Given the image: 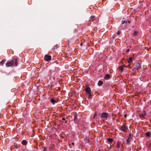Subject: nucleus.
I'll return each instance as SVG.
<instances>
[{
  "instance_id": "nucleus-1",
  "label": "nucleus",
  "mask_w": 151,
  "mask_h": 151,
  "mask_svg": "<svg viewBox=\"0 0 151 151\" xmlns=\"http://www.w3.org/2000/svg\"><path fill=\"white\" fill-rule=\"evenodd\" d=\"M140 68V64L139 63H136L134 64L133 65V68L132 70L133 71H135L139 69Z\"/></svg>"
},
{
  "instance_id": "nucleus-2",
  "label": "nucleus",
  "mask_w": 151,
  "mask_h": 151,
  "mask_svg": "<svg viewBox=\"0 0 151 151\" xmlns=\"http://www.w3.org/2000/svg\"><path fill=\"white\" fill-rule=\"evenodd\" d=\"M85 90L86 93L89 95V98H90V96H92L91 91L90 88L88 87H87L85 89Z\"/></svg>"
},
{
  "instance_id": "nucleus-3",
  "label": "nucleus",
  "mask_w": 151,
  "mask_h": 151,
  "mask_svg": "<svg viewBox=\"0 0 151 151\" xmlns=\"http://www.w3.org/2000/svg\"><path fill=\"white\" fill-rule=\"evenodd\" d=\"M109 115L107 113H103L101 115V117L103 118L104 120H107V119L108 116Z\"/></svg>"
},
{
  "instance_id": "nucleus-4",
  "label": "nucleus",
  "mask_w": 151,
  "mask_h": 151,
  "mask_svg": "<svg viewBox=\"0 0 151 151\" xmlns=\"http://www.w3.org/2000/svg\"><path fill=\"white\" fill-rule=\"evenodd\" d=\"M14 63L13 60H12L9 62H7L6 63V67H9L12 65Z\"/></svg>"
},
{
  "instance_id": "nucleus-5",
  "label": "nucleus",
  "mask_w": 151,
  "mask_h": 151,
  "mask_svg": "<svg viewBox=\"0 0 151 151\" xmlns=\"http://www.w3.org/2000/svg\"><path fill=\"white\" fill-rule=\"evenodd\" d=\"M51 56L47 55H46L44 57L45 60L47 61H50L51 60Z\"/></svg>"
},
{
  "instance_id": "nucleus-6",
  "label": "nucleus",
  "mask_w": 151,
  "mask_h": 151,
  "mask_svg": "<svg viewBox=\"0 0 151 151\" xmlns=\"http://www.w3.org/2000/svg\"><path fill=\"white\" fill-rule=\"evenodd\" d=\"M146 115V112L145 111H143L142 113L140 114L139 115V116L140 118H143Z\"/></svg>"
},
{
  "instance_id": "nucleus-7",
  "label": "nucleus",
  "mask_w": 151,
  "mask_h": 151,
  "mask_svg": "<svg viewBox=\"0 0 151 151\" xmlns=\"http://www.w3.org/2000/svg\"><path fill=\"white\" fill-rule=\"evenodd\" d=\"M126 67V66L125 65H122L119 66V69L122 72L124 70V68Z\"/></svg>"
},
{
  "instance_id": "nucleus-8",
  "label": "nucleus",
  "mask_w": 151,
  "mask_h": 151,
  "mask_svg": "<svg viewBox=\"0 0 151 151\" xmlns=\"http://www.w3.org/2000/svg\"><path fill=\"white\" fill-rule=\"evenodd\" d=\"M121 145V142H116L115 146V148H119L120 147Z\"/></svg>"
},
{
  "instance_id": "nucleus-9",
  "label": "nucleus",
  "mask_w": 151,
  "mask_h": 151,
  "mask_svg": "<svg viewBox=\"0 0 151 151\" xmlns=\"http://www.w3.org/2000/svg\"><path fill=\"white\" fill-rule=\"evenodd\" d=\"M133 137V136L132 134H130L129 135L128 137V139L127 140V142H129L131 141V140L130 139H132V138Z\"/></svg>"
},
{
  "instance_id": "nucleus-10",
  "label": "nucleus",
  "mask_w": 151,
  "mask_h": 151,
  "mask_svg": "<svg viewBox=\"0 0 151 151\" xmlns=\"http://www.w3.org/2000/svg\"><path fill=\"white\" fill-rule=\"evenodd\" d=\"M127 127L125 125H123L121 127V129L122 131H125L127 129Z\"/></svg>"
},
{
  "instance_id": "nucleus-11",
  "label": "nucleus",
  "mask_w": 151,
  "mask_h": 151,
  "mask_svg": "<svg viewBox=\"0 0 151 151\" xmlns=\"http://www.w3.org/2000/svg\"><path fill=\"white\" fill-rule=\"evenodd\" d=\"M151 135V133L148 132L145 133V135L146 137H150Z\"/></svg>"
},
{
  "instance_id": "nucleus-12",
  "label": "nucleus",
  "mask_w": 151,
  "mask_h": 151,
  "mask_svg": "<svg viewBox=\"0 0 151 151\" xmlns=\"http://www.w3.org/2000/svg\"><path fill=\"white\" fill-rule=\"evenodd\" d=\"M109 78V74H106L105 75L104 78L106 79H108Z\"/></svg>"
},
{
  "instance_id": "nucleus-13",
  "label": "nucleus",
  "mask_w": 151,
  "mask_h": 151,
  "mask_svg": "<svg viewBox=\"0 0 151 151\" xmlns=\"http://www.w3.org/2000/svg\"><path fill=\"white\" fill-rule=\"evenodd\" d=\"M146 145L147 146L151 148V142H146Z\"/></svg>"
},
{
  "instance_id": "nucleus-14",
  "label": "nucleus",
  "mask_w": 151,
  "mask_h": 151,
  "mask_svg": "<svg viewBox=\"0 0 151 151\" xmlns=\"http://www.w3.org/2000/svg\"><path fill=\"white\" fill-rule=\"evenodd\" d=\"M132 58L131 57H129L128 59V62L129 63H130L132 62Z\"/></svg>"
},
{
  "instance_id": "nucleus-15",
  "label": "nucleus",
  "mask_w": 151,
  "mask_h": 151,
  "mask_svg": "<svg viewBox=\"0 0 151 151\" xmlns=\"http://www.w3.org/2000/svg\"><path fill=\"white\" fill-rule=\"evenodd\" d=\"M95 17L94 16H91V17L90 21H93L95 19Z\"/></svg>"
},
{
  "instance_id": "nucleus-16",
  "label": "nucleus",
  "mask_w": 151,
  "mask_h": 151,
  "mask_svg": "<svg viewBox=\"0 0 151 151\" xmlns=\"http://www.w3.org/2000/svg\"><path fill=\"white\" fill-rule=\"evenodd\" d=\"M103 82L101 81H99L98 83V85L99 86H102V85L103 84Z\"/></svg>"
},
{
  "instance_id": "nucleus-17",
  "label": "nucleus",
  "mask_w": 151,
  "mask_h": 151,
  "mask_svg": "<svg viewBox=\"0 0 151 151\" xmlns=\"http://www.w3.org/2000/svg\"><path fill=\"white\" fill-rule=\"evenodd\" d=\"M107 140L108 142H112L114 141V139L111 138H109L107 139Z\"/></svg>"
},
{
  "instance_id": "nucleus-18",
  "label": "nucleus",
  "mask_w": 151,
  "mask_h": 151,
  "mask_svg": "<svg viewBox=\"0 0 151 151\" xmlns=\"http://www.w3.org/2000/svg\"><path fill=\"white\" fill-rule=\"evenodd\" d=\"M51 102L53 104H54L56 102V101L53 99H52L51 100Z\"/></svg>"
},
{
  "instance_id": "nucleus-19",
  "label": "nucleus",
  "mask_w": 151,
  "mask_h": 151,
  "mask_svg": "<svg viewBox=\"0 0 151 151\" xmlns=\"http://www.w3.org/2000/svg\"><path fill=\"white\" fill-rule=\"evenodd\" d=\"M18 63V60L17 59H16L15 60V65L16 66H17Z\"/></svg>"
},
{
  "instance_id": "nucleus-20",
  "label": "nucleus",
  "mask_w": 151,
  "mask_h": 151,
  "mask_svg": "<svg viewBox=\"0 0 151 151\" xmlns=\"http://www.w3.org/2000/svg\"><path fill=\"white\" fill-rule=\"evenodd\" d=\"M129 22V23H130L129 22V21H123L122 20V24H123L124 23H125L126 24L127 23V22Z\"/></svg>"
},
{
  "instance_id": "nucleus-21",
  "label": "nucleus",
  "mask_w": 151,
  "mask_h": 151,
  "mask_svg": "<svg viewBox=\"0 0 151 151\" xmlns=\"http://www.w3.org/2000/svg\"><path fill=\"white\" fill-rule=\"evenodd\" d=\"M4 60H2V61H1L0 62V64L1 65H3L4 63Z\"/></svg>"
},
{
  "instance_id": "nucleus-22",
  "label": "nucleus",
  "mask_w": 151,
  "mask_h": 151,
  "mask_svg": "<svg viewBox=\"0 0 151 151\" xmlns=\"http://www.w3.org/2000/svg\"><path fill=\"white\" fill-rule=\"evenodd\" d=\"M138 34V32L136 31H134V33L133 35L134 36H136Z\"/></svg>"
},
{
  "instance_id": "nucleus-23",
  "label": "nucleus",
  "mask_w": 151,
  "mask_h": 151,
  "mask_svg": "<svg viewBox=\"0 0 151 151\" xmlns=\"http://www.w3.org/2000/svg\"><path fill=\"white\" fill-rule=\"evenodd\" d=\"M27 142H22V145H26L27 144Z\"/></svg>"
},
{
  "instance_id": "nucleus-24",
  "label": "nucleus",
  "mask_w": 151,
  "mask_h": 151,
  "mask_svg": "<svg viewBox=\"0 0 151 151\" xmlns=\"http://www.w3.org/2000/svg\"><path fill=\"white\" fill-rule=\"evenodd\" d=\"M97 116V114L96 113H95L94 115V116H93V118H95V117L96 116Z\"/></svg>"
},
{
  "instance_id": "nucleus-25",
  "label": "nucleus",
  "mask_w": 151,
  "mask_h": 151,
  "mask_svg": "<svg viewBox=\"0 0 151 151\" xmlns=\"http://www.w3.org/2000/svg\"><path fill=\"white\" fill-rule=\"evenodd\" d=\"M70 143H69V145L70 146L71 145V144H72V145H74V143L73 142H69Z\"/></svg>"
},
{
  "instance_id": "nucleus-26",
  "label": "nucleus",
  "mask_w": 151,
  "mask_h": 151,
  "mask_svg": "<svg viewBox=\"0 0 151 151\" xmlns=\"http://www.w3.org/2000/svg\"><path fill=\"white\" fill-rule=\"evenodd\" d=\"M47 147H43V150L44 151H45L46 149H47Z\"/></svg>"
},
{
  "instance_id": "nucleus-27",
  "label": "nucleus",
  "mask_w": 151,
  "mask_h": 151,
  "mask_svg": "<svg viewBox=\"0 0 151 151\" xmlns=\"http://www.w3.org/2000/svg\"><path fill=\"white\" fill-rule=\"evenodd\" d=\"M117 35H119L120 34V31H118L117 32Z\"/></svg>"
},
{
  "instance_id": "nucleus-28",
  "label": "nucleus",
  "mask_w": 151,
  "mask_h": 151,
  "mask_svg": "<svg viewBox=\"0 0 151 151\" xmlns=\"http://www.w3.org/2000/svg\"><path fill=\"white\" fill-rule=\"evenodd\" d=\"M14 146L16 147V148H17L18 147V146H17V145H16V144L15 143L14 144Z\"/></svg>"
},
{
  "instance_id": "nucleus-29",
  "label": "nucleus",
  "mask_w": 151,
  "mask_h": 151,
  "mask_svg": "<svg viewBox=\"0 0 151 151\" xmlns=\"http://www.w3.org/2000/svg\"><path fill=\"white\" fill-rule=\"evenodd\" d=\"M129 49H127V50H126V52H129Z\"/></svg>"
},
{
  "instance_id": "nucleus-30",
  "label": "nucleus",
  "mask_w": 151,
  "mask_h": 151,
  "mask_svg": "<svg viewBox=\"0 0 151 151\" xmlns=\"http://www.w3.org/2000/svg\"><path fill=\"white\" fill-rule=\"evenodd\" d=\"M62 119L63 120H65V118H63Z\"/></svg>"
},
{
  "instance_id": "nucleus-31",
  "label": "nucleus",
  "mask_w": 151,
  "mask_h": 151,
  "mask_svg": "<svg viewBox=\"0 0 151 151\" xmlns=\"http://www.w3.org/2000/svg\"><path fill=\"white\" fill-rule=\"evenodd\" d=\"M22 142H26V140H23Z\"/></svg>"
},
{
  "instance_id": "nucleus-32",
  "label": "nucleus",
  "mask_w": 151,
  "mask_h": 151,
  "mask_svg": "<svg viewBox=\"0 0 151 151\" xmlns=\"http://www.w3.org/2000/svg\"><path fill=\"white\" fill-rule=\"evenodd\" d=\"M129 65H128L127 66V67H128V68H129Z\"/></svg>"
},
{
  "instance_id": "nucleus-33",
  "label": "nucleus",
  "mask_w": 151,
  "mask_h": 151,
  "mask_svg": "<svg viewBox=\"0 0 151 151\" xmlns=\"http://www.w3.org/2000/svg\"><path fill=\"white\" fill-rule=\"evenodd\" d=\"M121 145H122V147H123V145L122 144H121Z\"/></svg>"
},
{
  "instance_id": "nucleus-34",
  "label": "nucleus",
  "mask_w": 151,
  "mask_h": 151,
  "mask_svg": "<svg viewBox=\"0 0 151 151\" xmlns=\"http://www.w3.org/2000/svg\"><path fill=\"white\" fill-rule=\"evenodd\" d=\"M82 45H83V43H81V46Z\"/></svg>"
},
{
  "instance_id": "nucleus-35",
  "label": "nucleus",
  "mask_w": 151,
  "mask_h": 151,
  "mask_svg": "<svg viewBox=\"0 0 151 151\" xmlns=\"http://www.w3.org/2000/svg\"><path fill=\"white\" fill-rule=\"evenodd\" d=\"M124 116H125V117H126V116H127V114H126L125 115H124Z\"/></svg>"
},
{
  "instance_id": "nucleus-36",
  "label": "nucleus",
  "mask_w": 151,
  "mask_h": 151,
  "mask_svg": "<svg viewBox=\"0 0 151 151\" xmlns=\"http://www.w3.org/2000/svg\"><path fill=\"white\" fill-rule=\"evenodd\" d=\"M130 142H127V144H129V143Z\"/></svg>"
},
{
  "instance_id": "nucleus-37",
  "label": "nucleus",
  "mask_w": 151,
  "mask_h": 151,
  "mask_svg": "<svg viewBox=\"0 0 151 151\" xmlns=\"http://www.w3.org/2000/svg\"><path fill=\"white\" fill-rule=\"evenodd\" d=\"M97 151H102L100 150H98Z\"/></svg>"
},
{
  "instance_id": "nucleus-38",
  "label": "nucleus",
  "mask_w": 151,
  "mask_h": 151,
  "mask_svg": "<svg viewBox=\"0 0 151 151\" xmlns=\"http://www.w3.org/2000/svg\"><path fill=\"white\" fill-rule=\"evenodd\" d=\"M51 148V147H50V148Z\"/></svg>"
}]
</instances>
